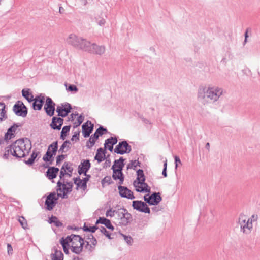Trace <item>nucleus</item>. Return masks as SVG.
<instances>
[{
  "label": "nucleus",
  "instance_id": "41",
  "mask_svg": "<svg viewBox=\"0 0 260 260\" xmlns=\"http://www.w3.org/2000/svg\"><path fill=\"white\" fill-rule=\"evenodd\" d=\"M106 183H107L108 185L113 183V181L112 180L110 176H106L102 180L101 184L103 187H104V185Z\"/></svg>",
  "mask_w": 260,
  "mask_h": 260
},
{
  "label": "nucleus",
  "instance_id": "20",
  "mask_svg": "<svg viewBox=\"0 0 260 260\" xmlns=\"http://www.w3.org/2000/svg\"><path fill=\"white\" fill-rule=\"evenodd\" d=\"M90 51L88 52L98 55H102L105 51L104 46H99L95 43L91 44Z\"/></svg>",
  "mask_w": 260,
  "mask_h": 260
},
{
  "label": "nucleus",
  "instance_id": "3",
  "mask_svg": "<svg viewBox=\"0 0 260 260\" xmlns=\"http://www.w3.org/2000/svg\"><path fill=\"white\" fill-rule=\"evenodd\" d=\"M67 42L68 44L77 49L88 52L90 51V46L91 44L90 42L82 37H78L74 34H71L67 39Z\"/></svg>",
  "mask_w": 260,
  "mask_h": 260
},
{
  "label": "nucleus",
  "instance_id": "53",
  "mask_svg": "<svg viewBox=\"0 0 260 260\" xmlns=\"http://www.w3.org/2000/svg\"><path fill=\"white\" fill-rule=\"evenodd\" d=\"M116 210H112V209H109L106 211V217H114L116 215Z\"/></svg>",
  "mask_w": 260,
  "mask_h": 260
},
{
  "label": "nucleus",
  "instance_id": "51",
  "mask_svg": "<svg viewBox=\"0 0 260 260\" xmlns=\"http://www.w3.org/2000/svg\"><path fill=\"white\" fill-rule=\"evenodd\" d=\"M95 19L96 22L99 25L101 26L104 25L106 23V20L103 18H101L100 17H96Z\"/></svg>",
  "mask_w": 260,
  "mask_h": 260
},
{
  "label": "nucleus",
  "instance_id": "23",
  "mask_svg": "<svg viewBox=\"0 0 260 260\" xmlns=\"http://www.w3.org/2000/svg\"><path fill=\"white\" fill-rule=\"evenodd\" d=\"M58 141H54L48 146L46 153L55 156L58 150Z\"/></svg>",
  "mask_w": 260,
  "mask_h": 260
},
{
  "label": "nucleus",
  "instance_id": "44",
  "mask_svg": "<svg viewBox=\"0 0 260 260\" xmlns=\"http://www.w3.org/2000/svg\"><path fill=\"white\" fill-rule=\"evenodd\" d=\"M65 85L66 87V89L69 91L76 93L78 91V88L74 84H69L68 86H67V84H65Z\"/></svg>",
  "mask_w": 260,
  "mask_h": 260
},
{
  "label": "nucleus",
  "instance_id": "60",
  "mask_svg": "<svg viewBox=\"0 0 260 260\" xmlns=\"http://www.w3.org/2000/svg\"><path fill=\"white\" fill-rule=\"evenodd\" d=\"M98 229V227L96 225H94L92 226L88 227V229L87 230V232H91V233H94L96 230Z\"/></svg>",
  "mask_w": 260,
  "mask_h": 260
},
{
  "label": "nucleus",
  "instance_id": "61",
  "mask_svg": "<svg viewBox=\"0 0 260 260\" xmlns=\"http://www.w3.org/2000/svg\"><path fill=\"white\" fill-rule=\"evenodd\" d=\"M7 252L9 255L12 254L13 252V248L9 243L7 244Z\"/></svg>",
  "mask_w": 260,
  "mask_h": 260
},
{
  "label": "nucleus",
  "instance_id": "19",
  "mask_svg": "<svg viewBox=\"0 0 260 260\" xmlns=\"http://www.w3.org/2000/svg\"><path fill=\"white\" fill-rule=\"evenodd\" d=\"M22 126V124L19 123H14L13 125L10 126L7 130L5 135V139L6 140H10L15 136L14 133L17 128Z\"/></svg>",
  "mask_w": 260,
  "mask_h": 260
},
{
  "label": "nucleus",
  "instance_id": "26",
  "mask_svg": "<svg viewBox=\"0 0 260 260\" xmlns=\"http://www.w3.org/2000/svg\"><path fill=\"white\" fill-rule=\"evenodd\" d=\"M124 160L125 159H124L123 157H120L119 159L115 160L111 169H116L117 168V169H116V170L122 171L123 168L125 165L124 162Z\"/></svg>",
  "mask_w": 260,
  "mask_h": 260
},
{
  "label": "nucleus",
  "instance_id": "29",
  "mask_svg": "<svg viewBox=\"0 0 260 260\" xmlns=\"http://www.w3.org/2000/svg\"><path fill=\"white\" fill-rule=\"evenodd\" d=\"M242 225L241 231L245 234H249L252 229V219H248L245 224Z\"/></svg>",
  "mask_w": 260,
  "mask_h": 260
},
{
  "label": "nucleus",
  "instance_id": "36",
  "mask_svg": "<svg viewBox=\"0 0 260 260\" xmlns=\"http://www.w3.org/2000/svg\"><path fill=\"white\" fill-rule=\"evenodd\" d=\"M141 162L139 161L138 159L131 160L130 162L127 165L126 169L127 170H129L131 169H133L135 170L136 168L138 166H140Z\"/></svg>",
  "mask_w": 260,
  "mask_h": 260
},
{
  "label": "nucleus",
  "instance_id": "25",
  "mask_svg": "<svg viewBox=\"0 0 260 260\" xmlns=\"http://www.w3.org/2000/svg\"><path fill=\"white\" fill-rule=\"evenodd\" d=\"M102 224L105 225L106 228L108 229L113 231L114 229V226L112 225L111 221L109 219H107L104 217H99L98 219H97L96 221V224Z\"/></svg>",
  "mask_w": 260,
  "mask_h": 260
},
{
  "label": "nucleus",
  "instance_id": "54",
  "mask_svg": "<svg viewBox=\"0 0 260 260\" xmlns=\"http://www.w3.org/2000/svg\"><path fill=\"white\" fill-rule=\"evenodd\" d=\"M71 148V147L69 145H68V146H66L64 145H63V144L61 145V146L60 147V148L58 150V152L59 153H63V152H67V151H68Z\"/></svg>",
  "mask_w": 260,
  "mask_h": 260
},
{
  "label": "nucleus",
  "instance_id": "22",
  "mask_svg": "<svg viewBox=\"0 0 260 260\" xmlns=\"http://www.w3.org/2000/svg\"><path fill=\"white\" fill-rule=\"evenodd\" d=\"M137 181H134L133 182L134 186L137 188L139 187L140 182L143 183L145 181V176L144 174V171L142 169H139L137 171Z\"/></svg>",
  "mask_w": 260,
  "mask_h": 260
},
{
  "label": "nucleus",
  "instance_id": "35",
  "mask_svg": "<svg viewBox=\"0 0 260 260\" xmlns=\"http://www.w3.org/2000/svg\"><path fill=\"white\" fill-rule=\"evenodd\" d=\"M64 239L69 243H72L73 240H82V237L78 235L71 234L70 236H67Z\"/></svg>",
  "mask_w": 260,
  "mask_h": 260
},
{
  "label": "nucleus",
  "instance_id": "4",
  "mask_svg": "<svg viewBox=\"0 0 260 260\" xmlns=\"http://www.w3.org/2000/svg\"><path fill=\"white\" fill-rule=\"evenodd\" d=\"M116 218L119 220L118 224L122 226H127L132 221V216L125 208L116 210Z\"/></svg>",
  "mask_w": 260,
  "mask_h": 260
},
{
  "label": "nucleus",
  "instance_id": "59",
  "mask_svg": "<svg viewBox=\"0 0 260 260\" xmlns=\"http://www.w3.org/2000/svg\"><path fill=\"white\" fill-rule=\"evenodd\" d=\"M174 159L175 164V169L176 170L177 169L178 164H181V161L180 158L177 156H174Z\"/></svg>",
  "mask_w": 260,
  "mask_h": 260
},
{
  "label": "nucleus",
  "instance_id": "58",
  "mask_svg": "<svg viewBox=\"0 0 260 260\" xmlns=\"http://www.w3.org/2000/svg\"><path fill=\"white\" fill-rule=\"evenodd\" d=\"M78 115V113L77 112H75V113H72L68 117V121H72L73 122L76 116Z\"/></svg>",
  "mask_w": 260,
  "mask_h": 260
},
{
  "label": "nucleus",
  "instance_id": "52",
  "mask_svg": "<svg viewBox=\"0 0 260 260\" xmlns=\"http://www.w3.org/2000/svg\"><path fill=\"white\" fill-rule=\"evenodd\" d=\"M66 156H67L66 155H63V154H61V155H58L56 157V165L57 166L59 165L60 164V163L61 162V161H63V160L66 158Z\"/></svg>",
  "mask_w": 260,
  "mask_h": 260
},
{
  "label": "nucleus",
  "instance_id": "40",
  "mask_svg": "<svg viewBox=\"0 0 260 260\" xmlns=\"http://www.w3.org/2000/svg\"><path fill=\"white\" fill-rule=\"evenodd\" d=\"M113 170L112 178L114 180H117L124 174L122 171L116 170V169H111Z\"/></svg>",
  "mask_w": 260,
  "mask_h": 260
},
{
  "label": "nucleus",
  "instance_id": "1",
  "mask_svg": "<svg viewBox=\"0 0 260 260\" xmlns=\"http://www.w3.org/2000/svg\"><path fill=\"white\" fill-rule=\"evenodd\" d=\"M223 89L218 87H200L198 91V99L201 102L205 104L208 100L214 102L223 94Z\"/></svg>",
  "mask_w": 260,
  "mask_h": 260
},
{
  "label": "nucleus",
  "instance_id": "38",
  "mask_svg": "<svg viewBox=\"0 0 260 260\" xmlns=\"http://www.w3.org/2000/svg\"><path fill=\"white\" fill-rule=\"evenodd\" d=\"M42 159L46 163L49 165H52L54 160V156L52 155H49L48 153H45L43 156Z\"/></svg>",
  "mask_w": 260,
  "mask_h": 260
},
{
  "label": "nucleus",
  "instance_id": "34",
  "mask_svg": "<svg viewBox=\"0 0 260 260\" xmlns=\"http://www.w3.org/2000/svg\"><path fill=\"white\" fill-rule=\"evenodd\" d=\"M39 154V152L33 151L30 158L27 160H24V162L29 166H31L34 163L35 160Z\"/></svg>",
  "mask_w": 260,
  "mask_h": 260
},
{
  "label": "nucleus",
  "instance_id": "24",
  "mask_svg": "<svg viewBox=\"0 0 260 260\" xmlns=\"http://www.w3.org/2000/svg\"><path fill=\"white\" fill-rule=\"evenodd\" d=\"M106 149L99 148L97 150L96 154L94 157V159L96 160L98 162H102L105 159V154L106 153Z\"/></svg>",
  "mask_w": 260,
  "mask_h": 260
},
{
  "label": "nucleus",
  "instance_id": "62",
  "mask_svg": "<svg viewBox=\"0 0 260 260\" xmlns=\"http://www.w3.org/2000/svg\"><path fill=\"white\" fill-rule=\"evenodd\" d=\"M66 174H67L66 171L60 170V174H59L60 179H63L64 180V179H63V177H64V176Z\"/></svg>",
  "mask_w": 260,
  "mask_h": 260
},
{
  "label": "nucleus",
  "instance_id": "27",
  "mask_svg": "<svg viewBox=\"0 0 260 260\" xmlns=\"http://www.w3.org/2000/svg\"><path fill=\"white\" fill-rule=\"evenodd\" d=\"M136 190L139 192L150 193L151 189L150 187L148 186V184L144 182L143 183H140L139 187L136 188Z\"/></svg>",
  "mask_w": 260,
  "mask_h": 260
},
{
  "label": "nucleus",
  "instance_id": "31",
  "mask_svg": "<svg viewBox=\"0 0 260 260\" xmlns=\"http://www.w3.org/2000/svg\"><path fill=\"white\" fill-rule=\"evenodd\" d=\"M54 253L51 255V260H63V254L60 250H58L57 248L54 247Z\"/></svg>",
  "mask_w": 260,
  "mask_h": 260
},
{
  "label": "nucleus",
  "instance_id": "48",
  "mask_svg": "<svg viewBox=\"0 0 260 260\" xmlns=\"http://www.w3.org/2000/svg\"><path fill=\"white\" fill-rule=\"evenodd\" d=\"M101 233L104 234L109 239H112L111 234L104 226H101L100 229Z\"/></svg>",
  "mask_w": 260,
  "mask_h": 260
},
{
  "label": "nucleus",
  "instance_id": "50",
  "mask_svg": "<svg viewBox=\"0 0 260 260\" xmlns=\"http://www.w3.org/2000/svg\"><path fill=\"white\" fill-rule=\"evenodd\" d=\"M247 219L244 215H240L239 218L238 223L240 225V228L242 227V225H244L247 222Z\"/></svg>",
  "mask_w": 260,
  "mask_h": 260
},
{
  "label": "nucleus",
  "instance_id": "42",
  "mask_svg": "<svg viewBox=\"0 0 260 260\" xmlns=\"http://www.w3.org/2000/svg\"><path fill=\"white\" fill-rule=\"evenodd\" d=\"M84 120V117L83 114H80L77 118V122H75L74 123L73 128H76L78 126H79L81 123L83 122Z\"/></svg>",
  "mask_w": 260,
  "mask_h": 260
},
{
  "label": "nucleus",
  "instance_id": "39",
  "mask_svg": "<svg viewBox=\"0 0 260 260\" xmlns=\"http://www.w3.org/2000/svg\"><path fill=\"white\" fill-rule=\"evenodd\" d=\"M71 126L66 125L63 127L60 134V138L62 140H64L67 134L69 133Z\"/></svg>",
  "mask_w": 260,
  "mask_h": 260
},
{
  "label": "nucleus",
  "instance_id": "33",
  "mask_svg": "<svg viewBox=\"0 0 260 260\" xmlns=\"http://www.w3.org/2000/svg\"><path fill=\"white\" fill-rule=\"evenodd\" d=\"M48 222L50 224L53 223L56 227L63 226V223L58 220L57 217L53 215L49 218Z\"/></svg>",
  "mask_w": 260,
  "mask_h": 260
},
{
  "label": "nucleus",
  "instance_id": "57",
  "mask_svg": "<svg viewBox=\"0 0 260 260\" xmlns=\"http://www.w3.org/2000/svg\"><path fill=\"white\" fill-rule=\"evenodd\" d=\"M60 243L62 246V248L67 247L69 246V243L64 239V237H62L60 239Z\"/></svg>",
  "mask_w": 260,
  "mask_h": 260
},
{
  "label": "nucleus",
  "instance_id": "8",
  "mask_svg": "<svg viewBox=\"0 0 260 260\" xmlns=\"http://www.w3.org/2000/svg\"><path fill=\"white\" fill-rule=\"evenodd\" d=\"M144 200L149 205H157L162 200V198L159 192H154L150 195H145Z\"/></svg>",
  "mask_w": 260,
  "mask_h": 260
},
{
  "label": "nucleus",
  "instance_id": "13",
  "mask_svg": "<svg viewBox=\"0 0 260 260\" xmlns=\"http://www.w3.org/2000/svg\"><path fill=\"white\" fill-rule=\"evenodd\" d=\"M84 244V241L82 238V240H73L72 242L71 250L73 253L79 254L83 250Z\"/></svg>",
  "mask_w": 260,
  "mask_h": 260
},
{
  "label": "nucleus",
  "instance_id": "2",
  "mask_svg": "<svg viewBox=\"0 0 260 260\" xmlns=\"http://www.w3.org/2000/svg\"><path fill=\"white\" fill-rule=\"evenodd\" d=\"M13 152V156L18 158L24 157L31 149V142L28 138L18 139L9 145Z\"/></svg>",
  "mask_w": 260,
  "mask_h": 260
},
{
  "label": "nucleus",
  "instance_id": "7",
  "mask_svg": "<svg viewBox=\"0 0 260 260\" xmlns=\"http://www.w3.org/2000/svg\"><path fill=\"white\" fill-rule=\"evenodd\" d=\"M131 150V146L129 145L126 140L119 142L118 144L116 146L114 149L115 153L120 155L129 153Z\"/></svg>",
  "mask_w": 260,
  "mask_h": 260
},
{
  "label": "nucleus",
  "instance_id": "46",
  "mask_svg": "<svg viewBox=\"0 0 260 260\" xmlns=\"http://www.w3.org/2000/svg\"><path fill=\"white\" fill-rule=\"evenodd\" d=\"M57 191L69 193L72 191V189L71 188V187H68L66 184H63L62 188H57Z\"/></svg>",
  "mask_w": 260,
  "mask_h": 260
},
{
  "label": "nucleus",
  "instance_id": "14",
  "mask_svg": "<svg viewBox=\"0 0 260 260\" xmlns=\"http://www.w3.org/2000/svg\"><path fill=\"white\" fill-rule=\"evenodd\" d=\"M94 129V124L90 121L88 120L82 125V132L84 138L90 136V134Z\"/></svg>",
  "mask_w": 260,
  "mask_h": 260
},
{
  "label": "nucleus",
  "instance_id": "16",
  "mask_svg": "<svg viewBox=\"0 0 260 260\" xmlns=\"http://www.w3.org/2000/svg\"><path fill=\"white\" fill-rule=\"evenodd\" d=\"M119 195L122 197L128 199H134L135 198L133 192L127 187L119 185L118 186Z\"/></svg>",
  "mask_w": 260,
  "mask_h": 260
},
{
  "label": "nucleus",
  "instance_id": "11",
  "mask_svg": "<svg viewBox=\"0 0 260 260\" xmlns=\"http://www.w3.org/2000/svg\"><path fill=\"white\" fill-rule=\"evenodd\" d=\"M55 104L50 97H47L44 105V110L46 114L51 117L54 115L55 110Z\"/></svg>",
  "mask_w": 260,
  "mask_h": 260
},
{
  "label": "nucleus",
  "instance_id": "15",
  "mask_svg": "<svg viewBox=\"0 0 260 260\" xmlns=\"http://www.w3.org/2000/svg\"><path fill=\"white\" fill-rule=\"evenodd\" d=\"M91 167V163L89 159H84L78 166V173L79 174L86 175Z\"/></svg>",
  "mask_w": 260,
  "mask_h": 260
},
{
  "label": "nucleus",
  "instance_id": "43",
  "mask_svg": "<svg viewBox=\"0 0 260 260\" xmlns=\"http://www.w3.org/2000/svg\"><path fill=\"white\" fill-rule=\"evenodd\" d=\"M120 235L123 237L125 242L128 245H132L133 243V239L131 236H127L123 234L120 233Z\"/></svg>",
  "mask_w": 260,
  "mask_h": 260
},
{
  "label": "nucleus",
  "instance_id": "45",
  "mask_svg": "<svg viewBox=\"0 0 260 260\" xmlns=\"http://www.w3.org/2000/svg\"><path fill=\"white\" fill-rule=\"evenodd\" d=\"M85 238L88 240H90V242L91 243L93 246H95L96 245L97 240L92 234H89Z\"/></svg>",
  "mask_w": 260,
  "mask_h": 260
},
{
  "label": "nucleus",
  "instance_id": "9",
  "mask_svg": "<svg viewBox=\"0 0 260 260\" xmlns=\"http://www.w3.org/2000/svg\"><path fill=\"white\" fill-rule=\"evenodd\" d=\"M58 197H56V193L52 192L50 193L47 197L45 202L46 209L48 211L52 210L57 203Z\"/></svg>",
  "mask_w": 260,
  "mask_h": 260
},
{
  "label": "nucleus",
  "instance_id": "28",
  "mask_svg": "<svg viewBox=\"0 0 260 260\" xmlns=\"http://www.w3.org/2000/svg\"><path fill=\"white\" fill-rule=\"evenodd\" d=\"M30 90L29 88L23 89L22 90V96L29 103L32 102L35 99L32 92Z\"/></svg>",
  "mask_w": 260,
  "mask_h": 260
},
{
  "label": "nucleus",
  "instance_id": "49",
  "mask_svg": "<svg viewBox=\"0 0 260 260\" xmlns=\"http://www.w3.org/2000/svg\"><path fill=\"white\" fill-rule=\"evenodd\" d=\"M18 221L23 229H27V223L26 219L23 216L20 217Z\"/></svg>",
  "mask_w": 260,
  "mask_h": 260
},
{
  "label": "nucleus",
  "instance_id": "64",
  "mask_svg": "<svg viewBox=\"0 0 260 260\" xmlns=\"http://www.w3.org/2000/svg\"><path fill=\"white\" fill-rule=\"evenodd\" d=\"M68 194V193H66L64 192H62V193H57V196L58 197H61L62 199H66V198H68V196H67Z\"/></svg>",
  "mask_w": 260,
  "mask_h": 260
},
{
  "label": "nucleus",
  "instance_id": "12",
  "mask_svg": "<svg viewBox=\"0 0 260 260\" xmlns=\"http://www.w3.org/2000/svg\"><path fill=\"white\" fill-rule=\"evenodd\" d=\"M32 108L35 110H41L45 102V95L41 93L37 95L32 101Z\"/></svg>",
  "mask_w": 260,
  "mask_h": 260
},
{
  "label": "nucleus",
  "instance_id": "55",
  "mask_svg": "<svg viewBox=\"0 0 260 260\" xmlns=\"http://www.w3.org/2000/svg\"><path fill=\"white\" fill-rule=\"evenodd\" d=\"M80 133V131L75 132L74 134L72 136L71 140L75 141L76 142L79 141Z\"/></svg>",
  "mask_w": 260,
  "mask_h": 260
},
{
  "label": "nucleus",
  "instance_id": "10",
  "mask_svg": "<svg viewBox=\"0 0 260 260\" xmlns=\"http://www.w3.org/2000/svg\"><path fill=\"white\" fill-rule=\"evenodd\" d=\"M132 207L134 209L136 210L139 212L148 214L150 213V209L146 204V203L142 201H133L132 202Z\"/></svg>",
  "mask_w": 260,
  "mask_h": 260
},
{
  "label": "nucleus",
  "instance_id": "30",
  "mask_svg": "<svg viewBox=\"0 0 260 260\" xmlns=\"http://www.w3.org/2000/svg\"><path fill=\"white\" fill-rule=\"evenodd\" d=\"M86 177L81 180L80 179V181L78 182L77 187L76 189H78V187H81L84 189L87 187V183L91 178V175L89 174L84 175Z\"/></svg>",
  "mask_w": 260,
  "mask_h": 260
},
{
  "label": "nucleus",
  "instance_id": "56",
  "mask_svg": "<svg viewBox=\"0 0 260 260\" xmlns=\"http://www.w3.org/2000/svg\"><path fill=\"white\" fill-rule=\"evenodd\" d=\"M64 165L66 171L67 170L69 173H72L73 168L71 166L72 164L70 162H64Z\"/></svg>",
  "mask_w": 260,
  "mask_h": 260
},
{
  "label": "nucleus",
  "instance_id": "5",
  "mask_svg": "<svg viewBox=\"0 0 260 260\" xmlns=\"http://www.w3.org/2000/svg\"><path fill=\"white\" fill-rule=\"evenodd\" d=\"M13 111L18 116L25 117L28 113L26 106L21 101H18L13 107Z\"/></svg>",
  "mask_w": 260,
  "mask_h": 260
},
{
  "label": "nucleus",
  "instance_id": "63",
  "mask_svg": "<svg viewBox=\"0 0 260 260\" xmlns=\"http://www.w3.org/2000/svg\"><path fill=\"white\" fill-rule=\"evenodd\" d=\"M98 129L100 131V132H102L103 133V134L107 133L108 131L107 129L106 128H105L104 126H100L99 128H98Z\"/></svg>",
  "mask_w": 260,
  "mask_h": 260
},
{
  "label": "nucleus",
  "instance_id": "37",
  "mask_svg": "<svg viewBox=\"0 0 260 260\" xmlns=\"http://www.w3.org/2000/svg\"><path fill=\"white\" fill-rule=\"evenodd\" d=\"M118 142V140L117 137H111L110 138L106 139L104 143V148L107 149V145L108 144H111L112 145H115Z\"/></svg>",
  "mask_w": 260,
  "mask_h": 260
},
{
  "label": "nucleus",
  "instance_id": "18",
  "mask_svg": "<svg viewBox=\"0 0 260 260\" xmlns=\"http://www.w3.org/2000/svg\"><path fill=\"white\" fill-rule=\"evenodd\" d=\"M103 133L100 132L98 128L95 131L93 134L91 135L89 140L87 141L86 146L90 149L95 144L96 141L99 137L103 135Z\"/></svg>",
  "mask_w": 260,
  "mask_h": 260
},
{
  "label": "nucleus",
  "instance_id": "6",
  "mask_svg": "<svg viewBox=\"0 0 260 260\" xmlns=\"http://www.w3.org/2000/svg\"><path fill=\"white\" fill-rule=\"evenodd\" d=\"M72 109L71 105L67 102H64L57 106L56 111L58 114V116L63 118L68 115Z\"/></svg>",
  "mask_w": 260,
  "mask_h": 260
},
{
  "label": "nucleus",
  "instance_id": "32",
  "mask_svg": "<svg viewBox=\"0 0 260 260\" xmlns=\"http://www.w3.org/2000/svg\"><path fill=\"white\" fill-rule=\"evenodd\" d=\"M6 105L4 103L0 102V121H3L7 119Z\"/></svg>",
  "mask_w": 260,
  "mask_h": 260
},
{
  "label": "nucleus",
  "instance_id": "17",
  "mask_svg": "<svg viewBox=\"0 0 260 260\" xmlns=\"http://www.w3.org/2000/svg\"><path fill=\"white\" fill-rule=\"evenodd\" d=\"M64 120L61 117L53 116L50 124V127L54 130H60L63 124Z\"/></svg>",
  "mask_w": 260,
  "mask_h": 260
},
{
  "label": "nucleus",
  "instance_id": "47",
  "mask_svg": "<svg viewBox=\"0 0 260 260\" xmlns=\"http://www.w3.org/2000/svg\"><path fill=\"white\" fill-rule=\"evenodd\" d=\"M11 154L13 155V152L12 151V149L10 146H8L5 148V152L3 155V158L4 159H8L9 154Z\"/></svg>",
  "mask_w": 260,
  "mask_h": 260
},
{
  "label": "nucleus",
  "instance_id": "21",
  "mask_svg": "<svg viewBox=\"0 0 260 260\" xmlns=\"http://www.w3.org/2000/svg\"><path fill=\"white\" fill-rule=\"evenodd\" d=\"M59 171V168L55 167H50L45 173V176L49 180H52L57 177V174Z\"/></svg>",
  "mask_w": 260,
  "mask_h": 260
}]
</instances>
